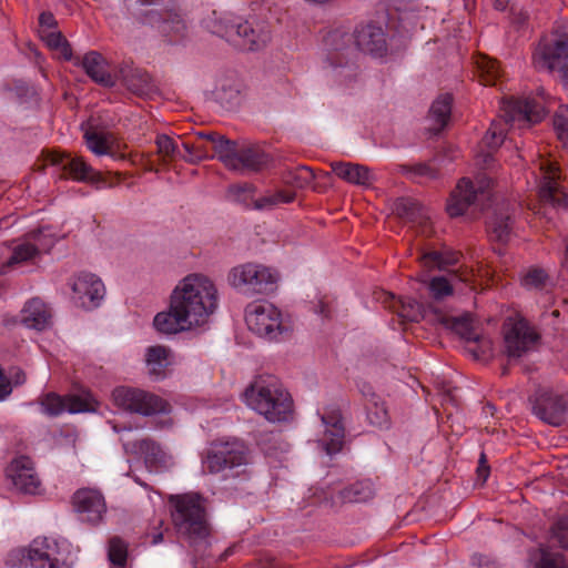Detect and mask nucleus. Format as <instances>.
<instances>
[{"label":"nucleus","mask_w":568,"mask_h":568,"mask_svg":"<svg viewBox=\"0 0 568 568\" xmlns=\"http://www.w3.org/2000/svg\"><path fill=\"white\" fill-rule=\"evenodd\" d=\"M170 301L195 326H199L216 311L219 292L209 276L192 273L179 281L170 295Z\"/></svg>","instance_id":"f257e3e1"},{"label":"nucleus","mask_w":568,"mask_h":568,"mask_svg":"<svg viewBox=\"0 0 568 568\" xmlns=\"http://www.w3.org/2000/svg\"><path fill=\"white\" fill-rule=\"evenodd\" d=\"M245 405L271 423L287 422L293 415V399L274 376H257L244 389Z\"/></svg>","instance_id":"f03ea898"},{"label":"nucleus","mask_w":568,"mask_h":568,"mask_svg":"<svg viewBox=\"0 0 568 568\" xmlns=\"http://www.w3.org/2000/svg\"><path fill=\"white\" fill-rule=\"evenodd\" d=\"M172 523L179 537L191 546L206 540L210 534L205 509L197 494H183L170 497Z\"/></svg>","instance_id":"7ed1b4c3"},{"label":"nucleus","mask_w":568,"mask_h":568,"mask_svg":"<svg viewBox=\"0 0 568 568\" xmlns=\"http://www.w3.org/2000/svg\"><path fill=\"white\" fill-rule=\"evenodd\" d=\"M248 464L250 450L239 438L214 440L202 455L203 469L210 474H222L224 478L240 477Z\"/></svg>","instance_id":"20e7f679"},{"label":"nucleus","mask_w":568,"mask_h":568,"mask_svg":"<svg viewBox=\"0 0 568 568\" xmlns=\"http://www.w3.org/2000/svg\"><path fill=\"white\" fill-rule=\"evenodd\" d=\"M129 9H134L136 20L155 29L162 37L174 41L183 36L185 23L171 8L172 0H125Z\"/></svg>","instance_id":"39448f33"},{"label":"nucleus","mask_w":568,"mask_h":568,"mask_svg":"<svg viewBox=\"0 0 568 568\" xmlns=\"http://www.w3.org/2000/svg\"><path fill=\"white\" fill-rule=\"evenodd\" d=\"M324 45L327 50L326 68L331 77L339 84L353 81L357 75L353 34L343 28L331 30L324 37Z\"/></svg>","instance_id":"423d86ee"},{"label":"nucleus","mask_w":568,"mask_h":568,"mask_svg":"<svg viewBox=\"0 0 568 568\" xmlns=\"http://www.w3.org/2000/svg\"><path fill=\"white\" fill-rule=\"evenodd\" d=\"M278 274L275 270L257 263H244L229 273L232 287L246 295L268 294L276 288Z\"/></svg>","instance_id":"0eeeda50"},{"label":"nucleus","mask_w":568,"mask_h":568,"mask_svg":"<svg viewBox=\"0 0 568 568\" xmlns=\"http://www.w3.org/2000/svg\"><path fill=\"white\" fill-rule=\"evenodd\" d=\"M26 565L31 568H71V551L67 541L38 537L29 546Z\"/></svg>","instance_id":"6e6552de"},{"label":"nucleus","mask_w":568,"mask_h":568,"mask_svg":"<svg viewBox=\"0 0 568 568\" xmlns=\"http://www.w3.org/2000/svg\"><path fill=\"white\" fill-rule=\"evenodd\" d=\"M245 322L251 332L267 341H278L287 332L281 311L268 302H253L245 308Z\"/></svg>","instance_id":"1a4fd4ad"},{"label":"nucleus","mask_w":568,"mask_h":568,"mask_svg":"<svg viewBox=\"0 0 568 568\" xmlns=\"http://www.w3.org/2000/svg\"><path fill=\"white\" fill-rule=\"evenodd\" d=\"M539 171L538 197L541 206L537 213L546 216L548 207L568 210V194L558 184L559 170L557 165L549 160H541Z\"/></svg>","instance_id":"9d476101"},{"label":"nucleus","mask_w":568,"mask_h":568,"mask_svg":"<svg viewBox=\"0 0 568 568\" xmlns=\"http://www.w3.org/2000/svg\"><path fill=\"white\" fill-rule=\"evenodd\" d=\"M112 397L118 407L132 413L149 416L169 412L168 402L142 389L125 386L116 387Z\"/></svg>","instance_id":"9b49d317"},{"label":"nucleus","mask_w":568,"mask_h":568,"mask_svg":"<svg viewBox=\"0 0 568 568\" xmlns=\"http://www.w3.org/2000/svg\"><path fill=\"white\" fill-rule=\"evenodd\" d=\"M490 186L491 180L485 175L477 179V185H474L466 178L462 179L447 204L448 214L452 217L463 215L468 207L476 206L479 202L488 200Z\"/></svg>","instance_id":"f8f14e48"},{"label":"nucleus","mask_w":568,"mask_h":568,"mask_svg":"<svg viewBox=\"0 0 568 568\" xmlns=\"http://www.w3.org/2000/svg\"><path fill=\"white\" fill-rule=\"evenodd\" d=\"M443 323L446 328L456 333L467 343L466 349L475 359L484 361L491 356L493 343L490 338L477 332L468 315L447 317Z\"/></svg>","instance_id":"ddd939ff"},{"label":"nucleus","mask_w":568,"mask_h":568,"mask_svg":"<svg viewBox=\"0 0 568 568\" xmlns=\"http://www.w3.org/2000/svg\"><path fill=\"white\" fill-rule=\"evenodd\" d=\"M536 68L558 71L562 80L568 73V33L539 45L534 54Z\"/></svg>","instance_id":"4468645a"},{"label":"nucleus","mask_w":568,"mask_h":568,"mask_svg":"<svg viewBox=\"0 0 568 568\" xmlns=\"http://www.w3.org/2000/svg\"><path fill=\"white\" fill-rule=\"evenodd\" d=\"M53 245V239L49 227H42L28 233V240L16 245L11 256L2 264L0 273L4 274L12 266L34 258L42 251H48Z\"/></svg>","instance_id":"2eb2a0df"},{"label":"nucleus","mask_w":568,"mask_h":568,"mask_svg":"<svg viewBox=\"0 0 568 568\" xmlns=\"http://www.w3.org/2000/svg\"><path fill=\"white\" fill-rule=\"evenodd\" d=\"M44 164L55 169L61 178H71L78 182L93 180L94 171L82 156L61 151H48L44 154Z\"/></svg>","instance_id":"dca6fc26"},{"label":"nucleus","mask_w":568,"mask_h":568,"mask_svg":"<svg viewBox=\"0 0 568 568\" xmlns=\"http://www.w3.org/2000/svg\"><path fill=\"white\" fill-rule=\"evenodd\" d=\"M503 112L507 124L514 126L517 123L520 129L540 122L545 115L544 106L530 98H511L505 101Z\"/></svg>","instance_id":"f3484780"},{"label":"nucleus","mask_w":568,"mask_h":568,"mask_svg":"<svg viewBox=\"0 0 568 568\" xmlns=\"http://www.w3.org/2000/svg\"><path fill=\"white\" fill-rule=\"evenodd\" d=\"M532 413L540 420L552 426H560L568 409V403L564 396L548 389H540L531 399Z\"/></svg>","instance_id":"a211bd4d"},{"label":"nucleus","mask_w":568,"mask_h":568,"mask_svg":"<svg viewBox=\"0 0 568 568\" xmlns=\"http://www.w3.org/2000/svg\"><path fill=\"white\" fill-rule=\"evenodd\" d=\"M271 40V31L265 22L242 21L239 18L231 43L246 51H258Z\"/></svg>","instance_id":"6ab92c4d"},{"label":"nucleus","mask_w":568,"mask_h":568,"mask_svg":"<svg viewBox=\"0 0 568 568\" xmlns=\"http://www.w3.org/2000/svg\"><path fill=\"white\" fill-rule=\"evenodd\" d=\"M72 504L79 519L93 526L101 523L106 511L103 495L92 488L78 489L72 497Z\"/></svg>","instance_id":"aec40b11"},{"label":"nucleus","mask_w":568,"mask_h":568,"mask_svg":"<svg viewBox=\"0 0 568 568\" xmlns=\"http://www.w3.org/2000/svg\"><path fill=\"white\" fill-rule=\"evenodd\" d=\"M121 440L128 454L143 456L145 466L150 471H159L171 465V457L153 439L129 440L122 436Z\"/></svg>","instance_id":"412c9836"},{"label":"nucleus","mask_w":568,"mask_h":568,"mask_svg":"<svg viewBox=\"0 0 568 568\" xmlns=\"http://www.w3.org/2000/svg\"><path fill=\"white\" fill-rule=\"evenodd\" d=\"M73 298L84 308L99 306L105 294L104 284L92 273H80L71 282Z\"/></svg>","instance_id":"4be33fe9"},{"label":"nucleus","mask_w":568,"mask_h":568,"mask_svg":"<svg viewBox=\"0 0 568 568\" xmlns=\"http://www.w3.org/2000/svg\"><path fill=\"white\" fill-rule=\"evenodd\" d=\"M7 476L21 493L34 495L40 490V479L34 470L33 462L27 456L13 459L7 468Z\"/></svg>","instance_id":"5701e85b"},{"label":"nucleus","mask_w":568,"mask_h":568,"mask_svg":"<svg viewBox=\"0 0 568 568\" xmlns=\"http://www.w3.org/2000/svg\"><path fill=\"white\" fill-rule=\"evenodd\" d=\"M537 334L525 320L515 321L505 333V347L509 358H519L537 341Z\"/></svg>","instance_id":"b1692460"},{"label":"nucleus","mask_w":568,"mask_h":568,"mask_svg":"<svg viewBox=\"0 0 568 568\" xmlns=\"http://www.w3.org/2000/svg\"><path fill=\"white\" fill-rule=\"evenodd\" d=\"M321 420L325 429L318 443L327 455H335L342 450L345 438V427L339 409L332 408L324 412Z\"/></svg>","instance_id":"393cba45"},{"label":"nucleus","mask_w":568,"mask_h":568,"mask_svg":"<svg viewBox=\"0 0 568 568\" xmlns=\"http://www.w3.org/2000/svg\"><path fill=\"white\" fill-rule=\"evenodd\" d=\"M353 38L355 48L373 57H383L387 51L386 34L381 26L368 23L356 28Z\"/></svg>","instance_id":"a878e982"},{"label":"nucleus","mask_w":568,"mask_h":568,"mask_svg":"<svg viewBox=\"0 0 568 568\" xmlns=\"http://www.w3.org/2000/svg\"><path fill=\"white\" fill-rule=\"evenodd\" d=\"M43 413L50 416H58L62 413H83L91 409V404L88 399L78 395H69L61 397L54 393L47 394L41 399Z\"/></svg>","instance_id":"bb28decb"},{"label":"nucleus","mask_w":568,"mask_h":568,"mask_svg":"<svg viewBox=\"0 0 568 568\" xmlns=\"http://www.w3.org/2000/svg\"><path fill=\"white\" fill-rule=\"evenodd\" d=\"M394 213L400 219L418 225L423 233H427L430 224L428 211L415 199L399 197L394 202Z\"/></svg>","instance_id":"cd10ccee"},{"label":"nucleus","mask_w":568,"mask_h":568,"mask_svg":"<svg viewBox=\"0 0 568 568\" xmlns=\"http://www.w3.org/2000/svg\"><path fill=\"white\" fill-rule=\"evenodd\" d=\"M332 171L347 183L369 187L376 181L375 174L365 165L351 162H333Z\"/></svg>","instance_id":"c85d7f7f"},{"label":"nucleus","mask_w":568,"mask_h":568,"mask_svg":"<svg viewBox=\"0 0 568 568\" xmlns=\"http://www.w3.org/2000/svg\"><path fill=\"white\" fill-rule=\"evenodd\" d=\"M153 325L160 333L176 334L195 326L179 308L170 301L169 310L160 312L153 320Z\"/></svg>","instance_id":"c756f323"},{"label":"nucleus","mask_w":568,"mask_h":568,"mask_svg":"<svg viewBox=\"0 0 568 568\" xmlns=\"http://www.w3.org/2000/svg\"><path fill=\"white\" fill-rule=\"evenodd\" d=\"M82 68L85 73L98 84L113 87L115 79L109 70L108 61L97 51H90L82 59Z\"/></svg>","instance_id":"7c9ffc66"},{"label":"nucleus","mask_w":568,"mask_h":568,"mask_svg":"<svg viewBox=\"0 0 568 568\" xmlns=\"http://www.w3.org/2000/svg\"><path fill=\"white\" fill-rule=\"evenodd\" d=\"M384 303L403 321L418 322L424 316V306L410 297H397L385 293Z\"/></svg>","instance_id":"2f4dec72"},{"label":"nucleus","mask_w":568,"mask_h":568,"mask_svg":"<svg viewBox=\"0 0 568 568\" xmlns=\"http://www.w3.org/2000/svg\"><path fill=\"white\" fill-rule=\"evenodd\" d=\"M50 320L47 305L39 298L30 300L21 311V323L28 328L43 331L50 325Z\"/></svg>","instance_id":"473e14b6"},{"label":"nucleus","mask_w":568,"mask_h":568,"mask_svg":"<svg viewBox=\"0 0 568 568\" xmlns=\"http://www.w3.org/2000/svg\"><path fill=\"white\" fill-rule=\"evenodd\" d=\"M514 226V209L509 204H501L496 207L489 222L490 234L499 242H506L511 234Z\"/></svg>","instance_id":"72a5a7b5"},{"label":"nucleus","mask_w":568,"mask_h":568,"mask_svg":"<svg viewBox=\"0 0 568 568\" xmlns=\"http://www.w3.org/2000/svg\"><path fill=\"white\" fill-rule=\"evenodd\" d=\"M237 21L239 18H235L229 12L213 10L203 19L202 23L211 33L224 38L230 42L232 36H234Z\"/></svg>","instance_id":"f704fd0d"},{"label":"nucleus","mask_w":568,"mask_h":568,"mask_svg":"<svg viewBox=\"0 0 568 568\" xmlns=\"http://www.w3.org/2000/svg\"><path fill=\"white\" fill-rule=\"evenodd\" d=\"M83 138L88 149L95 155H110L116 159V152L113 146V136L111 133L101 131L94 125L85 129Z\"/></svg>","instance_id":"c9c22d12"},{"label":"nucleus","mask_w":568,"mask_h":568,"mask_svg":"<svg viewBox=\"0 0 568 568\" xmlns=\"http://www.w3.org/2000/svg\"><path fill=\"white\" fill-rule=\"evenodd\" d=\"M170 349L161 346H150L145 351V364L149 375L154 381L163 379L166 376V368L170 365Z\"/></svg>","instance_id":"e433bc0d"},{"label":"nucleus","mask_w":568,"mask_h":568,"mask_svg":"<svg viewBox=\"0 0 568 568\" xmlns=\"http://www.w3.org/2000/svg\"><path fill=\"white\" fill-rule=\"evenodd\" d=\"M268 163V155L258 148H243L237 151L233 171H254L262 170Z\"/></svg>","instance_id":"4c0bfd02"},{"label":"nucleus","mask_w":568,"mask_h":568,"mask_svg":"<svg viewBox=\"0 0 568 568\" xmlns=\"http://www.w3.org/2000/svg\"><path fill=\"white\" fill-rule=\"evenodd\" d=\"M453 98L450 94L439 95L432 104L428 118L432 121L430 130L435 133L440 132L448 123L452 113Z\"/></svg>","instance_id":"58836bf2"},{"label":"nucleus","mask_w":568,"mask_h":568,"mask_svg":"<svg viewBox=\"0 0 568 568\" xmlns=\"http://www.w3.org/2000/svg\"><path fill=\"white\" fill-rule=\"evenodd\" d=\"M120 78L123 84L131 92L142 95L151 91L149 74L138 68L125 67L120 70Z\"/></svg>","instance_id":"ea45409f"},{"label":"nucleus","mask_w":568,"mask_h":568,"mask_svg":"<svg viewBox=\"0 0 568 568\" xmlns=\"http://www.w3.org/2000/svg\"><path fill=\"white\" fill-rule=\"evenodd\" d=\"M241 85L236 80H221L214 91L213 98L225 109H232L240 102Z\"/></svg>","instance_id":"a19ab883"},{"label":"nucleus","mask_w":568,"mask_h":568,"mask_svg":"<svg viewBox=\"0 0 568 568\" xmlns=\"http://www.w3.org/2000/svg\"><path fill=\"white\" fill-rule=\"evenodd\" d=\"M314 178L312 169L306 165L291 168L283 173L284 183L296 189L307 186L313 182Z\"/></svg>","instance_id":"79ce46f5"},{"label":"nucleus","mask_w":568,"mask_h":568,"mask_svg":"<svg viewBox=\"0 0 568 568\" xmlns=\"http://www.w3.org/2000/svg\"><path fill=\"white\" fill-rule=\"evenodd\" d=\"M214 151L216 153L217 159L227 168L232 169L235 166L234 161L237 154L236 143L225 138L224 135H219L217 139L213 143Z\"/></svg>","instance_id":"37998d69"},{"label":"nucleus","mask_w":568,"mask_h":568,"mask_svg":"<svg viewBox=\"0 0 568 568\" xmlns=\"http://www.w3.org/2000/svg\"><path fill=\"white\" fill-rule=\"evenodd\" d=\"M551 280L545 270L531 267L521 277V285L527 290H545L550 286Z\"/></svg>","instance_id":"c03bdc74"},{"label":"nucleus","mask_w":568,"mask_h":568,"mask_svg":"<svg viewBox=\"0 0 568 568\" xmlns=\"http://www.w3.org/2000/svg\"><path fill=\"white\" fill-rule=\"evenodd\" d=\"M478 75L485 85H493L499 77V64L487 57H480L477 62Z\"/></svg>","instance_id":"a18cd8bd"},{"label":"nucleus","mask_w":568,"mask_h":568,"mask_svg":"<svg viewBox=\"0 0 568 568\" xmlns=\"http://www.w3.org/2000/svg\"><path fill=\"white\" fill-rule=\"evenodd\" d=\"M373 496L374 490L366 483H356L342 491V498L347 503H365L373 498Z\"/></svg>","instance_id":"49530a36"},{"label":"nucleus","mask_w":568,"mask_h":568,"mask_svg":"<svg viewBox=\"0 0 568 568\" xmlns=\"http://www.w3.org/2000/svg\"><path fill=\"white\" fill-rule=\"evenodd\" d=\"M295 197V193L291 191H277L273 194L262 196L254 201V209L271 210L278 204L291 203Z\"/></svg>","instance_id":"de8ad7c7"},{"label":"nucleus","mask_w":568,"mask_h":568,"mask_svg":"<svg viewBox=\"0 0 568 568\" xmlns=\"http://www.w3.org/2000/svg\"><path fill=\"white\" fill-rule=\"evenodd\" d=\"M108 557L116 568H124L128 559V544L120 537H113L109 541Z\"/></svg>","instance_id":"09e8293b"},{"label":"nucleus","mask_w":568,"mask_h":568,"mask_svg":"<svg viewBox=\"0 0 568 568\" xmlns=\"http://www.w3.org/2000/svg\"><path fill=\"white\" fill-rule=\"evenodd\" d=\"M45 44L52 49L55 50L61 58L64 60H70L72 57V50L67 41V39L62 36L61 32L58 31H49L42 36Z\"/></svg>","instance_id":"8fccbe9b"},{"label":"nucleus","mask_w":568,"mask_h":568,"mask_svg":"<svg viewBox=\"0 0 568 568\" xmlns=\"http://www.w3.org/2000/svg\"><path fill=\"white\" fill-rule=\"evenodd\" d=\"M530 560L535 562L537 568H566L561 556L550 555L544 548L531 552Z\"/></svg>","instance_id":"3c124183"},{"label":"nucleus","mask_w":568,"mask_h":568,"mask_svg":"<svg viewBox=\"0 0 568 568\" xmlns=\"http://www.w3.org/2000/svg\"><path fill=\"white\" fill-rule=\"evenodd\" d=\"M424 283H426L432 297L436 301L444 300L453 294V285L445 276H434L428 282L424 281Z\"/></svg>","instance_id":"603ef678"},{"label":"nucleus","mask_w":568,"mask_h":568,"mask_svg":"<svg viewBox=\"0 0 568 568\" xmlns=\"http://www.w3.org/2000/svg\"><path fill=\"white\" fill-rule=\"evenodd\" d=\"M422 263L426 267L443 268L457 262L456 254H445L438 251L426 252L420 256Z\"/></svg>","instance_id":"864d4df0"},{"label":"nucleus","mask_w":568,"mask_h":568,"mask_svg":"<svg viewBox=\"0 0 568 568\" xmlns=\"http://www.w3.org/2000/svg\"><path fill=\"white\" fill-rule=\"evenodd\" d=\"M158 153L162 158L163 163H169L176 156H180L178 144L169 135L161 134L156 138Z\"/></svg>","instance_id":"5fc2aeb1"},{"label":"nucleus","mask_w":568,"mask_h":568,"mask_svg":"<svg viewBox=\"0 0 568 568\" xmlns=\"http://www.w3.org/2000/svg\"><path fill=\"white\" fill-rule=\"evenodd\" d=\"M367 419L372 425L377 427H383L387 425V410L383 404L378 403V399L367 405Z\"/></svg>","instance_id":"6e6d98bb"},{"label":"nucleus","mask_w":568,"mask_h":568,"mask_svg":"<svg viewBox=\"0 0 568 568\" xmlns=\"http://www.w3.org/2000/svg\"><path fill=\"white\" fill-rule=\"evenodd\" d=\"M554 128L558 138L568 146V106H561L554 116Z\"/></svg>","instance_id":"4d7b16f0"},{"label":"nucleus","mask_w":568,"mask_h":568,"mask_svg":"<svg viewBox=\"0 0 568 568\" xmlns=\"http://www.w3.org/2000/svg\"><path fill=\"white\" fill-rule=\"evenodd\" d=\"M551 539L561 548H568V517L559 518L551 528Z\"/></svg>","instance_id":"13d9d810"},{"label":"nucleus","mask_w":568,"mask_h":568,"mask_svg":"<svg viewBox=\"0 0 568 568\" xmlns=\"http://www.w3.org/2000/svg\"><path fill=\"white\" fill-rule=\"evenodd\" d=\"M483 142L490 149L498 148L504 142V129L501 123L493 122L483 138Z\"/></svg>","instance_id":"bf43d9fd"},{"label":"nucleus","mask_w":568,"mask_h":568,"mask_svg":"<svg viewBox=\"0 0 568 568\" xmlns=\"http://www.w3.org/2000/svg\"><path fill=\"white\" fill-rule=\"evenodd\" d=\"M402 172L406 174H410L412 176H420V178H429L434 179L436 176L435 170L426 164V163H418L415 165H402Z\"/></svg>","instance_id":"052dcab7"},{"label":"nucleus","mask_w":568,"mask_h":568,"mask_svg":"<svg viewBox=\"0 0 568 568\" xmlns=\"http://www.w3.org/2000/svg\"><path fill=\"white\" fill-rule=\"evenodd\" d=\"M26 373L19 367H12L9 371V378L6 382L14 384L16 386L22 385L26 382Z\"/></svg>","instance_id":"680f3d73"},{"label":"nucleus","mask_w":568,"mask_h":568,"mask_svg":"<svg viewBox=\"0 0 568 568\" xmlns=\"http://www.w3.org/2000/svg\"><path fill=\"white\" fill-rule=\"evenodd\" d=\"M193 153L195 154L193 158H184V161L194 164L214 158V155H210L206 149L201 144H195V151Z\"/></svg>","instance_id":"e2e57ef3"},{"label":"nucleus","mask_w":568,"mask_h":568,"mask_svg":"<svg viewBox=\"0 0 568 568\" xmlns=\"http://www.w3.org/2000/svg\"><path fill=\"white\" fill-rule=\"evenodd\" d=\"M477 475L483 483L486 481L489 475V466L486 464V457L484 453L480 455L479 465L477 467Z\"/></svg>","instance_id":"0e129e2a"},{"label":"nucleus","mask_w":568,"mask_h":568,"mask_svg":"<svg viewBox=\"0 0 568 568\" xmlns=\"http://www.w3.org/2000/svg\"><path fill=\"white\" fill-rule=\"evenodd\" d=\"M359 390L363 394L364 398L366 399L367 405L376 399H379L378 396L373 390V387L366 383L359 385Z\"/></svg>","instance_id":"69168bd1"},{"label":"nucleus","mask_w":568,"mask_h":568,"mask_svg":"<svg viewBox=\"0 0 568 568\" xmlns=\"http://www.w3.org/2000/svg\"><path fill=\"white\" fill-rule=\"evenodd\" d=\"M39 21H40V24L42 27H48V28H52L54 27L55 24V19L53 17L52 13L50 12H43L40 14V18H39Z\"/></svg>","instance_id":"338daca9"},{"label":"nucleus","mask_w":568,"mask_h":568,"mask_svg":"<svg viewBox=\"0 0 568 568\" xmlns=\"http://www.w3.org/2000/svg\"><path fill=\"white\" fill-rule=\"evenodd\" d=\"M252 186L250 184L235 185L230 189L231 192L236 194V201H241V194L250 192Z\"/></svg>","instance_id":"774afa93"}]
</instances>
